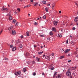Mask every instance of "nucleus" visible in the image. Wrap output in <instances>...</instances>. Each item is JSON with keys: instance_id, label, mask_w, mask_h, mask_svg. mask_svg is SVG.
I'll return each instance as SVG.
<instances>
[{"instance_id": "f8f14e48", "label": "nucleus", "mask_w": 78, "mask_h": 78, "mask_svg": "<svg viewBox=\"0 0 78 78\" xmlns=\"http://www.w3.org/2000/svg\"><path fill=\"white\" fill-rule=\"evenodd\" d=\"M55 6V5L54 4H53L52 5V9H54V7Z\"/></svg>"}, {"instance_id": "864d4df0", "label": "nucleus", "mask_w": 78, "mask_h": 78, "mask_svg": "<svg viewBox=\"0 0 78 78\" xmlns=\"http://www.w3.org/2000/svg\"><path fill=\"white\" fill-rule=\"evenodd\" d=\"M70 54L69 53L68 54V56H70Z\"/></svg>"}, {"instance_id": "09e8293b", "label": "nucleus", "mask_w": 78, "mask_h": 78, "mask_svg": "<svg viewBox=\"0 0 78 78\" xmlns=\"http://www.w3.org/2000/svg\"><path fill=\"white\" fill-rule=\"evenodd\" d=\"M5 60H8V58H5Z\"/></svg>"}, {"instance_id": "0e129e2a", "label": "nucleus", "mask_w": 78, "mask_h": 78, "mask_svg": "<svg viewBox=\"0 0 78 78\" xmlns=\"http://www.w3.org/2000/svg\"><path fill=\"white\" fill-rule=\"evenodd\" d=\"M27 6H25L24 7V8H27Z\"/></svg>"}, {"instance_id": "393cba45", "label": "nucleus", "mask_w": 78, "mask_h": 78, "mask_svg": "<svg viewBox=\"0 0 78 78\" xmlns=\"http://www.w3.org/2000/svg\"><path fill=\"white\" fill-rule=\"evenodd\" d=\"M5 7H4V6H3L2 8V11H4V10H5V8H4Z\"/></svg>"}, {"instance_id": "3c124183", "label": "nucleus", "mask_w": 78, "mask_h": 78, "mask_svg": "<svg viewBox=\"0 0 78 78\" xmlns=\"http://www.w3.org/2000/svg\"><path fill=\"white\" fill-rule=\"evenodd\" d=\"M70 69H68V71H70Z\"/></svg>"}, {"instance_id": "e433bc0d", "label": "nucleus", "mask_w": 78, "mask_h": 78, "mask_svg": "<svg viewBox=\"0 0 78 78\" xmlns=\"http://www.w3.org/2000/svg\"><path fill=\"white\" fill-rule=\"evenodd\" d=\"M40 36H41V37H44V35H40Z\"/></svg>"}, {"instance_id": "338daca9", "label": "nucleus", "mask_w": 78, "mask_h": 78, "mask_svg": "<svg viewBox=\"0 0 78 78\" xmlns=\"http://www.w3.org/2000/svg\"><path fill=\"white\" fill-rule=\"evenodd\" d=\"M12 43H13V42H14V40H12Z\"/></svg>"}, {"instance_id": "8fccbe9b", "label": "nucleus", "mask_w": 78, "mask_h": 78, "mask_svg": "<svg viewBox=\"0 0 78 78\" xmlns=\"http://www.w3.org/2000/svg\"><path fill=\"white\" fill-rule=\"evenodd\" d=\"M59 12L60 14H61V11H59Z\"/></svg>"}, {"instance_id": "cd10ccee", "label": "nucleus", "mask_w": 78, "mask_h": 78, "mask_svg": "<svg viewBox=\"0 0 78 78\" xmlns=\"http://www.w3.org/2000/svg\"><path fill=\"white\" fill-rule=\"evenodd\" d=\"M43 19H46V16H43Z\"/></svg>"}, {"instance_id": "9d476101", "label": "nucleus", "mask_w": 78, "mask_h": 78, "mask_svg": "<svg viewBox=\"0 0 78 78\" xmlns=\"http://www.w3.org/2000/svg\"><path fill=\"white\" fill-rule=\"evenodd\" d=\"M16 47H14L13 48H12V51H16Z\"/></svg>"}, {"instance_id": "4468645a", "label": "nucleus", "mask_w": 78, "mask_h": 78, "mask_svg": "<svg viewBox=\"0 0 78 78\" xmlns=\"http://www.w3.org/2000/svg\"><path fill=\"white\" fill-rule=\"evenodd\" d=\"M37 5H38V2H35V3L34 4V5L35 6H36Z\"/></svg>"}, {"instance_id": "c85d7f7f", "label": "nucleus", "mask_w": 78, "mask_h": 78, "mask_svg": "<svg viewBox=\"0 0 78 78\" xmlns=\"http://www.w3.org/2000/svg\"><path fill=\"white\" fill-rule=\"evenodd\" d=\"M10 48H12V47H13V45H12V44H11L10 45Z\"/></svg>"}, {"instance_id": "c03bdc74", "label": "nucleus", "mask_w": 78, "mask_h": 78, "mask_svg": "<svg viewBox=\"0 0 78 78\" xmlns=\"http://www.w3.org/2000/svg\"><path fill=\"white\" fill-rule=\"evenodd\" d=\"M2 31H3V29H2V31L0 32V34H2Z\"/></svg>"}, {"instance_id": "412c9836", "label": "nucleus", "mask_w": 78, "mask_h": 78, "mask_svg": "<svg viewBox=\"0 0 78 78\" xmlns=\"http://www.w3.org/2000/svg\"><path fill=\"white\" fill-rule=\"evenodd\" d=\"M56 78H61V77H60V75H58V76H57Z\"/></svg>"}, {"instance_id": "dca6fc26", "label": "nucleus", "mask_w": 78, "mask_h": 78, "mask_svg": "<svg viewBox=\"0 0 78 78\" xmlns=\"http://www.w3.org/2000/svg\"><path fill=\"white\" fill-rule=\"evenodd\" d=\"M9 18V20H12V17L11 16H10Z\"/></svg>"}, {"instance_id": "0eeeda50", "label": "nucleus", "mask_w": 78, "mask_h": 78, "mask_svg": "<svg viewBox=\"0 0 78 78\" xmlns=\"http://www.w3.org/2000/svg\"><path fill=\"white\" fill-rule=\"evenodd\" d=\"M78 16L75 17V18L74 19V21H75V22H77L78 21Z\"/></svg>"}, {"instance_id": "de8ad7c7", "label": "nucleus", "mask_w": 78, "mask_h": 78, "mask_svg": "<svg viewBox=\"0 0 78 78\" xmlns=\"http://www.w3.org/2000/svg\"><path fill=\"white\" fill-rule=\"evenodd\" d=\"M54 53H52L51 54L52 56H54Z\"/></svg>"}, {"instance_id": "ea45409f", "label": "nucleus", "mask_w": 78, "mask_h": 78, "mask_svg": "<svg viewBox=\"0 0 78 78\" xmlns=\"http://www.w3.org/2000/svg\"><path fill=\"white\" fill-rule=\"evenodd\" d=\"M75 29H76V28L74 27L73 28V30H75Z\"/></svg>"}, {"instance_id": "49530a36", "label": "nucleus", "mask_w": 78, "mask_h": 78, "mask_svg": "<svg viewBox=\"0 0 78 78\" xmlns=\"http://www.w3.org/2000/svg\"><path fill=\"white\" fill-rule=\"evenodd\" d=\"M30 5H27V8H28L29 7H30Z\"/></svg>"}, {"instance_id": "ddd939ff", "label": "nucleus", "mask_w": 78, "mask_h": 78, "mask_svg": "<svg viewBox=\"0 0 78 78\" xmlns=\"http://www.w3.org/2000/svg\"><path fill=\"white\" fill-rule=\"evenodd\" d=\"M52 31H56V28L55 27L53 28L52 29Z\"/></svg>"}, {"instance_id": "6e6d98bb", "label": "nucleus", "mask_w": 78, "mask_h": 78, "mask_svg": "<svg viewBox=\"0 0 78 78\" xmlns=\"http://www.w3.org/2000/svg\"><path fill=\"white\" fill-rule=\"evenodd\" d=\"M43 57H45V55H43Z\"/></svg>"}, {"instance_id": "58836bf2", "label": "nucleus", "mask_w": 78, "mask_h": 78, "mask_svg": "<svg viewBox=\"0 0 78 78\" xmlns=\"http://www.w3.org/2000/svg\"><path fill=\"white\" fill-rule=\"evenodd\" d=\"M16 20H15V19H14L13 20V22H14V23H15V22H16Z\"/></svg>"}, {"instance_id": "72a5a7b5", "label": "nucleus", "mask_w": 78, "mask_h": 78, "mask_svg": "<svg viewBox=\"0 0 78 78\" xmlns=\"http://www.w3.org/2000/svg\"><path fill=\"white\" fill-rule=\"evenodd\" d=\"M23 35H21V36H20V38L21 39H22V38H23Z\"/></svg>"}, {"instance_id": "79ce46f5", "label": "nucleus", "mask_w": 78, "mask_h": 78, "mask_svg": "<svg viewBox=\"0 0 78 78\" xmlns=\"http://www.w3.org/2000/svg\"><path fill=\"white\" fill-rule=\"evenodd\" d=\"M27 64H30V62H27Z\"/></svg>"}, {"instance_id": "bb28decb", "label": "nucleus", "mask_w": 78, "mask_h": 78, "mask_svg": "<svg viewBox=\"0 0 78 78\" xmlns=\"http://www.w3.org/2000/svg\"><path fill=\"white\" fill-rule=\"evenodd\" d=\"M17 11H18V12H20V8H18L17 9Z\"/></svg>"}, {"instance_id": "423d86ee", "label": "nucleus", "mask_w": 78, "mask_h": 78, "mask_svg": "<svg viewBox=\"0 0 78 78\" xmlns=\"http://www.w3.org/2000/svg\"><path fill=\"white\" fill-rule=\"evenodd\" d=\"M58 22V21H55L53 22V24L54 25H57Z\"/></svg>"}, {"instance_id": "5701e85b", "label": "nucleus", "mask_w": 78, "mask_h": 78, "mask_svg": "<svg viewBox=\"0 0 78 78\" xmlns=\"http://www.w3.org/2000/svg\"><path fill=\"white\" fill-rule=\"evenodd\" d=\"M64 58V56H61L60 57V59H62V58Z\"/></svg>"}, {"instance_id": "39448f33", "label": "nucleus", "mask_w": 78, "mask_h": 78, "mask_svg": "<svg viewBox=\"0 0 78 78\" xmlns=\"http://www.w3.org/2000/svg\"><path fill=\"white\" fill-rule=\"evenodd\" d=\"M70 51V49H68L67 50H66L65 51V53H68V52H69Z\"/></svg>"}, {"instance_id": "473e14b6", "label": "nucleus", "mask_w": 78, "mask_h": 78, "mask_svg": "<svg viewBox=\"0 0 78 78\" xmlns=\"http://www.w3.org/2000/svg\"><path fill=\"white\" fill-rule=\"evenodd\" d=\"M36 75V73H33V75H34V76H35V75Z\"/></svg>"}, {"instance_id": "4c0bfd02", "label": "nucleus", "mask_w": 78, "mask_h": 78, "mask_svg": "<svg viewBox=\"0 0 78 78\" xmlns=\"http://www.w3.org/2000/svg\"><path fill=\"white\" fill-rule=\"evenodd\" d=\"M11 14H8L7 15V16H11Z\"/></svg>"}, {"instance_id": "c756f323", "label": "nucleus", "mask_w": 78, "mask_h": 78, "mask_svg": "<svg viewBox=\"0 0 78 78\" xmlns=\"http://www.w3.org/2000/svg\"><path fill=\"white\" fill-rule=\"evenodd\" d=\"M58 36H59V37H62V35L61 34H58Z\"/></svg>"}, {"instance_id": "1a4fd4ad", "label": "nucleus", "mask_w": 78, "mask_h": 78, "mask_svg": "<svg viewBox=\"0 0 78 78\" xmlns=\"http://www.w3.org/2000/svg\"><path fill=\"white\" fill-rule=\"evenodd\" d=\"M36 59L37 61V62H40V58H38V57L36 58Z\"/></svg>"}, {"instance_id": "603ef678", "label": "nucleus", "mask_w": 78, "mask_h": 78, "mask_svg": "<svg viewBox=\"0 0 78 78\" xmlns=\"http://www.w3.org/2000/svg\"><path fill=\"white\" fill-rule=\"evenodd\" d=\"M61 31H62V32H63V30L62 29H61Z\"/></svg>"}, {"instance_id": "c9c22d12", "label": "nucleus", "mask_w": 78, "mask_h": 78, "mask_svg": "<svg viewBox=\"0 0 78 78\" xmlns=\"http://www.w3.org/2000/svg\"><path fill=\"white\" fill-rule=\"evenodd\" d=\"M34 24L35 25H37V23L36 22H34Z\"/></svg>"}, {"instance_id": "f3484780", "label": "nucleus", "mask_w": 78, "mask_h": 78, "mask_svg": "<svg viewBox=\"0 0 78 78\" xmlns=\"http://www.w3.org/2000/svg\"><path fill=\"white\" fill-rule=\"evenodd\" d=\"M58 74V73L57 72H55L54 74V76H55V75H56Z\"/></svg>"}, {"instance_id": "69168bd1", "label": "nucleus", "mask_w": 78, "mask_h": 78, "mask_svg": "<svg viewBox=\"0 0 78 78\" xmlns=\"http://www.w3.org/2000/svg\"><path fill=\"white\" fill-rule=\"evenodd\" d=\"M76 24L77 25H78V22H77Z\"/></svg>"}, {"instance_id": "a18cd8bd", "label": "nucleus", "mask_w": 78, "mask_h": 78, "mask_svg": "<svg viewBox=\"0 0 78 78\" xmlns=\"http://www.w3.org/2000/svg\"><path fill=\"white\" fill-rule=\"evenodd\" d=\"M70 62H71V60H69L68 62L69 63Z\"/></svg>"}, {"instance_id": "20e7f679", "label": "nucleus", "mask_w": 78, "mask_h": 78, "mask_svg": "<svg viewBox=\"0 0 78 78\" xmlns=\"http://www.w3.org/2000/svg\"><path fill=\"white\" fill-rule=\"evenodd\" d=\"M13 27V25H11V26L9 28L8 30L9 31H10L12 29V28Z\"/></svg>"}, {"instance_id": "f03ea898", "label": "nucleus", "mask_w": 78, "mask_h": 78, "mask_svg": "<svg viewBox=\"0 0 78 78\" xmlns=\"http://www.w3.org/2000/svg\"><path fill=\"white\" fill-rule=\"evenodd\" d=\"M66 74L68 76H71V72L70 71H68L66 72Z\"/></svg>"}, {"instance_id": "7c9ffc66", "label": "nucleus", "mask_w": 78, "mask_h": 78, "mask_svg": "<svg viewBox=\"0 0 78 78\" xmlns=\"http://www.w3.org/2000/svg\"><path fill=\"white\" fill-rule=\"evenodd\" d=\"M23 47V46H22V45L21 44H20V48H22V47Z\"/></svg>"}, {"instance_id": "a878e982", "label": "nucleus", "mask_w": 78, "mask_h": 78, "mask_svg": "<svg viewBox=\"0 0 78 78\" xmlns=\"http://www.w3.org/2000/svg\"><path fill=\"white\" fill-rule=\"evenodd\" d=\"M43 3L44 4H46V1H43Z\"/></svg>"}, {"instance_id": "5fc2aeb1", "label": "nucleus", "mask_w": 78, "mask_h": 78, "mask_svg": "<svg viewBox=\"0 0 78 78\" xmlns=\"http://www.w3.org/2000/svg\"><path fill=\"white\" fill-rule=\"evenodd\" d=\"M47 5V6H50V4H49L48 5Z\"/></svg>"}, {"instance_id": "37998d69", "label": "nucleus", "mask_w": 78, "mask_h": 78, "mask_svg": "<svg viewBox=\"0 0 78 78\" xmlns=\"http://www.w3.org/2000/svg\"><path fill=\"white\" fill-rule=\"evenodd\" d=\"M4 10H5V11H7L8 10V9L7 8H4Z\"/></svg>"}, {"instance_id": "b1692460", "label": "nucleus", "mask_w": 78, "mask_h": 78, "mask_svg": "<svg viewBox=\"0 0 78 78\" xmlns=\"http://www.w3.org/2000/svg\"><path fill=\"white\" fill-rule=\"evenodd\" d=\"M43 53V52H39L38 54L39 55H41V54H42V53Z\"/></svg>"}, {"instance_id": "774afa93", "label": "nucleus", "mask_w": 78, "mask_h": 78, "mask_svg": "<svg viewBox=\"0 0 78 78\" xmlns=\"http://www.w3.org/2000/svg\"><path fill=\"white\" fill-rule=\"evenodd\" d=\"M41 48H43V47H42V46H41Z\"/></svg>"}, {"instance_id": "bf43d9fd", "label": "nucleus", "mask_w": 78, "mask_h": 78, "mask_svg": "<svg viewBox=\"0 0 78 78\" xmlns=\"http://www.w3.org/2000/svg\"><path fill=\"white\" fill-rule=\"evenodd\" d=\"M30 2H33V0H31Z\"/></svg>"}, {"instance_id": "4d7b16f0", "label": "nucleus", "mask_w": 78, "mask_h": 78, "mask_svg": "<svg viewBox=\"0 0 78 78\" xmlns=\"http://www.w3.org/2000/svg\"><path fill=\"white\" fill-rule=\"evenodd\" d=\"M47 40H50V38H47Z\"/></svg>"}, {"instance_id": "2f4dec72", "label": "nucleus", "mask_w": 78, "mask_h": 78, "mask_svg": "<svg viewBox=\"0 0 78 78\" xmlns=\"http://www.w3.org/2000/svg\"><path fill=\"white\" fill-rule=\"evenodd\" d=\"M31 62L32 63V64H34L35 63V62H34V61H32Z\"/></svg>"}, {"instance_id": "e2e57ef3", "label": "nucleus", "mask_w": 78, "mask_h": 78, "mask_svg": "<svg viewBox=\"0 0 78 78\" xmlns=\"http://www.w3.org/2000/svg\"><path fill=\"white\" fill-rule=\"evenodd\" d=\"M14 13H15V14H17V12H14Z\"/></svg>"}, {"instance_id": "6e6552de", "label": "nucleus", "mask_w": 78, "mask_h": 78, "mask_svg": "<svg viewBox=\"0 0 78 78\" xmlns=\"http://www.w3.org/2000/svg\"><path fill=\"white\" fill-rule=\"evenodd\" d=\"M49 67H50L51 68V70H53V69H55L54 68V67H53L52 66V65H51V66H50Z\"/></svg>"}, {"instance_id": "4be33fe9", "label": "nucleus", "mask_w": 78, "mask_h": 78, "mask_svg": "<svg viewBox=\"0 0 78 78\" xmlns=\"http://www.w3.org/2000/svg\"><path fill=\"white\" fill-rule=\"evenodd\" d=\"M23 72H26V71H27V69H26L25 68H23Z\"/></svg>"}, {"instance_id": "6ab92c4d", "label": "nucleus", "mask_w": 78, "mask_h": 78, "mask_svg": "<svg viewBox=\"0 0 78 78\" xmlns=\"http://www.w3.org/2000/svg\"><path fill=\"white\" fill-rule=\"evenodd\" d=\"M26 34L27 36H30V35H29V33L28 32H26Z\"/></svg>"}, {"instance_id": "9b49d317", "label": "nucleus", "mask_w": 78, "mask_h": 78, "mask_svg": "<svg viewBox=\"0 0 78 78\" xmlns=\"http://www.w3.org/2000/svg\"><path fill=\"white\" fill-rule=\"evenodd\" d=\"M72 70H76V67H72L71 68Z\"/></svg>"}, {"instance_id": "a19ab883", "label": "nucleus", "mask_w": 78, "mask_h": 78, "mask_svg": "<svg viewBox=\"0 0 78 78\" xmlns=\"http://www.w3.org/2000/svg\"><path fill=\"white\" fill-rule=\"evenodd\" d=\"M68 42H69V41H68V40H67L66 41V44H68Z\"/></svg>"}, {"instance_id": "680f3d73", "label": "nucleus", "mask_w": 78, "mask_h": 78, "mask_svg": "<svg viewBox=\"0 0 78 78\" xmlns=\"http://www.w3.org/2000/svg\"><path fill=\"white\" fill-rule=\"evenodd\" d=\"M76 57H77V58H78V55H76Z\"/></svg>"}, {"instance_id": "f704fd0d", "label": "nucleus", "mask_w": 78, "mask_h": 78, "mask_svg": "<svg viewBox=\"0 0 78 78\" xmlns=\"http://www.w3.org/2000/svg\"><path fill=\"white\" fill-rule=\"evenodd\" d=\"M19 42V41H16V44H18Z\"/></svg>"}, {"instance_id": "a211bd4d", "label": "nucleus", "mask_w": 78, "mask_h": 78, "mask_svg": "<svg viewBox=\"0 0 78 78\" xmlns=\"http://www.w3.org/2000/svg\"><path fill=\"white\" fill-rule=\"evenodd\" d=\"M45 10L46 12H48V9L47 8H45Z\"/></svg>"}, {"instance_id": "052dcab7", "label": "nucleus", "mask_w": 78, "mask_h": 78, "mask_svg": "<svg viewBox=\"0 0 78 78\" xmlns=\"http://www.w3.org/2000/svg\"><path fill=\"white\" fill-rule=\"evenodd\" d=\"M42 75H44V73H42Z\"/></svg>"}, {"instance_id": "7ed1b4c3", "label": "nucleus", "mask_w": 78, "mask_h": 78, "mask_svg": "<svg viewBox=\"0 0 78 78\" xmlns=\"http://www.w3.org/2000/svg\"><path fill=\"white\" fill-rule=\"evenodd\" d=\"M12 34L13 35L16 34V32L15 30H12Z\"/></svg>"}, {"instance_id": "f257e3e1", "label": "nucleus", "mask_w": 78, "mask_h": 78, "mask_svg": "<svg viewBox=\"0 0 78 78\" xmlns=\"http://www.w3.org/2000/svg\"><path fill=\"white\" fill-rule=\"evenodd\" d=\"M21 73V71H19L18 72H15V75H19V76H20Z\"/></svg>"}, {"instance_id": "aec40b11", "label": "nucleus", "mask_w": 78, "mask_h": 78, "mask_svg": "<svg viewBox=\"0 0 78 78\" xmlns=\"http://www.w3.org/2000/svg\"><path fill=\"white\" fill-rule=\"evenodd\" d=\"M15 25L16 26V27H17V26L19 25V23H16L15 24Z\"/></svg>"}, {"instance_id": "2eb2a0df", "label": "nucleus", "mask_w": 78, "mask_h": 78, "mask_svg": "<svg viewBox=\"0 0 78 78\" xmlns=\"http://www.w3.org/2000/svg\"><path fill=\"white\" fill-rule=\"evenodd\" d=\"M49 34L51 36H52L53 35V32H52L51 31V32H50L49 33Z\"/></svg>"}, {"instance_id": "13d9d810", "label": "nucleus", "mask_w": 78, "mask_h": 78, "mask_svg": "<svg viewBox=\"0 0 78 78\" xmlns=\"http://www.w3.org/2000/svg\"><path fill=\"white\" fill-rule=\"evenodd\" d=\"M34 47H36V46H37L36 45H34Z\"/></svg>"}]
</instances>
